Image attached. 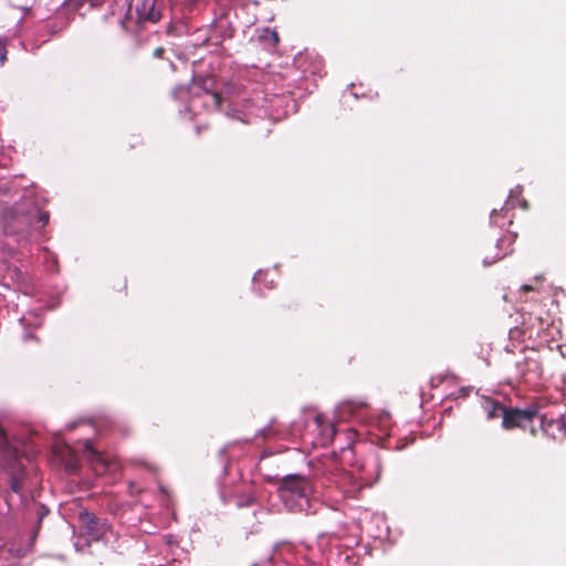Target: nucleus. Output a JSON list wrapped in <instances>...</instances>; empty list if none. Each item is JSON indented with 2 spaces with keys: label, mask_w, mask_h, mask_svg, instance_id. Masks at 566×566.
Masks as SVG:
<instances>
[{
  "label": "nucleus",
  "mask_w": 566,
  "mask_h": 566,
  "mask_svg": "<svg viewBox=\"0 0 566 566\" xmlns=\"http://www.w3.org/2000/svg\"><path fill=\"white\" fill-rule=\"evenodd\" d=\"M50 214L39 207L38 197L33 191H27L21 201L3 212L2 227L7 238H11L21 247L44 239V227Z\"/></svg>",
  "instance_id": "1"
},
{
  "label": "nucleus",
  "mask_w": 566,
  "mask_h": 566,
  "mask_svg": "<svg viewBox=\"0 0 566 566\" xmlns=\"http://www.w3.org/2000/svg\"><path fill=\"white\" fill-rule=\"evenodd\" d=\"M0 470L8 474L11 491L20 494L22 491V481L25 476V470L21 462L19 450L9 443L7 434L1 427Z\"/></svg>",
  "instance_id": "2"
},
{
  "label": "nucleus",
  "mask_w": 566,
  "mask_h": 566,
  "mask_svg": "<svg viewBox=\"0 0 566 566\" xmlns=\"http://www.w3.org/2000/svg\"><path fill=\"white\" fill-rule=\"evenodd\" d=\"M127 14L120 21L126 31H136V27L145 22L155 23L160 19V10L156 7V0H126Z\"/></svg>",
  "instance_id": "3"
},
{
  "label": "nucleus",
  "mask_w": 566,
  "mask_h": 566,
  "mask_svg": "<svg viewBox=\"0 0 566 566\" xmlns=\"http://www.w3.org/2000/svg\"><path fill=\"white\" fill-rule=\"evenodd\" d=\"M188 91L192 96L202 97L206 107L218 109L222 105L223 97L212 75L193 77Z\"/></svg>",
  "instance_id": "4"
},
{
  "label": "nucleus",
  "mask_w": 566,
  "mask_h": 566,
  "mask_svg": "<svg viewBox=\"0 0 566 566\" xmlns=\"http://www.w3.org/2000/svg\"><path fill=\"white\" fill-rule=\"evenodd\" d=\"M516 377L525 382H533L542 377L543 367L539 355L534 349L524 353V356L515 365Z\"/></svg>",
  "instance_id": "5"
},
{
  "label": "nucleus",
  "mask_w": 566,
  "mask_h": 566,
  "mask_svg": "<svg viewBox=\"0 0 566 566\" xmlns=\"http://www.w3.org/2000/svg\"><path fill=\"white\" fill-rule=\"evenodd\" d=\"M537 413L538 410L534 406L526 409L507 408L502 420V428L505 430H513L515 428L525 430L528 424L533 423Z\"/></svg>",
  "instance_id": "6"
},
{
  "label": "nucleus",
  "mask_w": 566,
  "mask_h": 566,
  "mask_svg": "<svg viewBox=\"0 0 566 566\" xmlns=\"http://www.w3.org/2000/svg\"><path fill=\"white\" fill-rule=\"evenodd\" d=\"M268 482L277 484L279 492H290L293 495L303 497L310 489V481L306 476L301 474H289L283 478L271 476Z\"/></svg>",
  "instance_id": "7"
},
{
  "label": "nucleus",
  "mask_w": 566,
  "mask_h": 566,
  "mask_svg": "<svg viewBox=\"0 0 566 566\" xmlns=\"http://www.w3.org/2000/svg\"><path fill=\"white\" fill-rule=\"evenodd\" d=\"M80 523L82 532L91 541H99L108 531V524L105 520L98 518L86 511L80 514Z\"/></svg>",
  "instance_id": "8"
},
{
  "label": "nucleus",
  "mask_w": 566,
  "mask_h": 566,
  "mask_svg": "<svg viewBox=\"0 0 566 566\" xmlns=\"http://www.w3.org/2000/svg\"><path fill=\"white\" fill-rule=\"evenodd\" d=\"M542 430L545 434L554 440H563L566 438V421L563 416L553 417L548 413L539 416Z\"/></svg>",
  "instance_id": "9"
},
{
  "label": "nucleus",
  "mask_w": 566,
  "mask_h": 566,
  "mask_svg": "<svg viewBox=\"0 0 566 566\" xmlns=\"http://www.w3.org/2000/svg\"><path fill=\"white\" fill-rule=\"evenodd\" d=\"M83 452L85 454V458L91 463L97 464L101 467L102 470L106 469V460L104 459L103 454L99 453L94 447L93 442L90 439H86L83 441Z\"/></svg>",
  "instance_id": "10"
},
{
  "label": "nucleus",
  "mask_w": 566,
  "mask_h": 566,
  "mask_svg": "<svg viewBox=\"0 0 566 566\" xmlns=\"http://www.w3.org/2000/svg\"><path fill=\"white\" fill-rule=\"evenodd\" d=\"M483 408L486 412V418L489 420L500 417L503 419L504 412L507 409L503 403L494 399H486L484 401Z\"/></svg>",
  "instance_id": "11"
},
{
  "label": "nucleus",
  "mask_w": 566,
  "mask_h": 566,
  "mask_svg": "<svg viewBox=\"0 0 566 566\" xmlns=\"http://www.w3.org/2000/svg\"><path fill=\"white\" fill-rule=\"evenodd\" d=\"M263 38L269 41L272 46H276L280 42V36L276 31L265 30Z\"/></svg>",
  "instance_id": "12"
},
{
  "label": "nucleus",
  "mask_w": 566,
  "mask_h": 566,
  "mask_svg": "<svg viewBox=\"0 0 566 566\" xmlns=\"http://www.w3.org/2000/svg\"><path fill=\"white\" fill-rule=\"evenodd\" d=\"M42 250H43L44 255H45V261H48V262H49L50 260L52 261V265H50V270L54 271V270H55V268H56V264H57V260H56L55 255H53V254L48 250V248H43Z\"/></svg>",
  "instance_id": "13"
},
{
  "label": "nucleus",
  "mask_w": 566,
  "mask_h": 566,
  "mask_svg": "<svg viewBox=\"0 0 566 566\" xmlns=\"http://www.w3.org/2000/svg\"><path fill=\"white\" fill-rule=\"evenodd\" d=\"M507 210L501 209L500 211L493 210L491 213V219L494 223H497V217L501 216L503 212H506Z\"/></svg>",
  "instance_id": "14"
},
{
  "label": "nucleus",
  "mask_w": 566,
  "mask_h": 566,
  "mask_svg": "<svg viewBox=\"0 0 566 566\" xmlns=\"http://www.w3.org/2000/svg\"><path fill=\"white\" fill-rule=\"evenodd\" d=\"M164 52H165V49H164V48H157V49L154 51V56H155V57H157V59L163 57Z\"/></svg>",
  "instance_id": "15"
},
{
  "label": "nucleus",
  "mask_w": 566,
  "mask_h": 566,
  "mask_svg": "<svg viewBox=\"0 0 566 566\" xmlns=\"http://www.w3.org/2000/svg\"><path fill=\"white\" fill-rule=\"evenodd\" d=\"M272 434H273V431H272L271 427L264 428V429L262 430V436H263L264 438H269V437H271Z\"/></svg>",
  "instance_id": "16"
},
{
  "label": "nucleus",
  "mask_w": 566,
  "mask_h": 566,
  "mask_svg": "<svg viewBox=\"0 0 566 566\" xmlns=\"http://www.w3.org/2000/svg\"><path fill=\"white\" fill-rule=\"evenodd\" d=\"M7 60V51L0 53V63L3 64Z\"/></svg>",
  "instance_id": "17"
},
{
  "label": "nucleus",
  "mask_w": 566,
  "mask_h": 566,
  "mask_svg": "<svg viewBox=\"0 0 566 566\" xmlns=\"http://www.w3.org/2000/svg\"><path fill=\"white\" fill-rule=\"evenodd\" d=\"M521 289H522V291H524V292H530V291H533V290H534V289H533V286H532V285H528V284H524V285H522V287H521Z\"/></svg>",
  "instance_id": "18"
},
{
  "label": "nucleus",
  "mask_w": 566,
  "mask_h": 566,
  "mask_svg": "<svg viewBox=\"0 0 566 566\" xmlns=\"http://www.w3.org/2000/svg\"><path fill=\"white\" fill-rule=\"evenodd\" d=\"M99 0H82V2H88L91 6H96Z\"/></svg>",
  "instance_id": "19"
},
{
  "label": "nucleus",
  "mask_w": 566,
  "mask_h": 566,
  "mask_svg": "<svg viewBox=\"0 0 566 566\" xmlns=\"http://www.w3.org/2000/svg\"><path fill=\"white\" fill-rule=\"evenodd\" d=\"M8 254L12 256L14 254V250L12 248H8Z\"/></svg>",
  "instance_id": "20"
},
{
  "label": "nucleus",
  "mask_w": 566,
  "mask_h": 566,
  "mask_svg": "<svg viewBox=\"0 0 566 566\" xmlns=\"http://www.w3.org/2000/svg\"><path fill=\"white\" fill-rule=\"evenodd\" d=\"M169 65H170L171 71L174 72L176 70L174 62L170 61Z\"/></svg>",
  "instance_id": "21"
},
{
  "label": "nucleus",
  "mask_w": 566,
  "mask_h": 566,
  "mask_svg": "<svg viewBox=\"0 0 566 566\" xmlns=\"http://www.w3.org/2000/svg\"><path fill=\"white\" fill-rule=\"evenodd\" d=\"M171 95H172V96H176V95H177V88H172V90H171Z\"/></svg>",
  "instance_id": "22"
},
{
  "label": "nucleus",
  "mask_w": 566,
  "mask_h": 566,
  "mask_svg": "<svg viewBox=\"0 0 566 566\" xmlns=\"http://www.w3.org/2000/svg\"><path fill=\"white\" fill-rule=\"evenodd\" d=\"M364 406H365V403H363V402H359V403L357 405V407H359V408H360V407H364Z\"/></svg>",
  "instance_id": "23"
},
{
  "label": "nucleus",
  "mask_w": 566,
  "mask_h": 566,
  "mask_svg": "<svg viewBox=\"0 0 566 566\" xmlns=\"http://www.w3.org/2000/svg\"><path fill=\"white\" fill-rule=\"evenodd\" d=\"M29 337H31V335H30V334H25V335H24V339H27V338H29Z\"/></svg>",
  "instance_id": "24"
}]
</instances>
